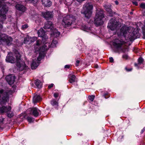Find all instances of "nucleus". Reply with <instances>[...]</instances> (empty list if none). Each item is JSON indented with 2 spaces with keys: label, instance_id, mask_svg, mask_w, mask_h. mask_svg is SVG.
<instances>
[{
  "label": "nucleus",
  "instance_id": "5701e85b",
  "mask_svg": "<svg viewBox=\"0 0 145 145\" xmlns=\"http://www.w3.org/2000/svg\"><path fill=\"white\" fill-rule=\"evenodd\" d=\"M69 81L70 83H73L75 82L76 78L74 75H70L69 76Z\"/></svg>",
  "mask_w": 145,
  "mask_h": 145
},
{
  "label": "nucleus",
  "instance_id": "b1692460",
  "mask_svg": "<svg viewBox=\"0 0 145 145\" xmlns=\"http://www.w3.org/2000/svg\"><path fill=\"white\" fill-rule=\"evenodd\" d=\"M39 64L37 63L36 61H34L33 60L31 64V68L32 69H36L38 66Z\"/></svg>",
  "mask_w": 145,
  "mask_h": 145
},
{
  "label": "nucleus",
  "instance_id": "2f4dec72",
  "mask_svg": "<svg viewBox=\"0 0 145 145\" xmlns=\"http://www.w3.org/2000/svg\"><path fill=\"white\" fill-rule=\"evenodd\" d=\"M143 61V59L141 57H140L138 59V64H140L142 63Z\"/></svg>",
  "mask_w": 145,
  "mask_h": 145
},
{
  "label": "nucleus",
  "instance_id": "f704fd0d",
  "mask_svg": "<svg viewBox=\"0 0 145 145\" xmlns=\"http://www.w3.org/2000/svg\"><path fill=\"white\" fill-rule=\"evenodd\" d=\"M122 58L125 59H129V57L127 54H124L122 56Z\"/></svg>",
  "mask_w": 145,
  "mask_h": 145
},
{
  "label": "nucleus",
  "instance_id": "39448f33",
  "mask_svg": "<svg viewBox=\"0 0 145 145\" xmlns=\"http://www.w3.org/2000/svg\"><path fill=\"white\" fill-rule=\"evenodd\" d=\"M93 8L92 5L87 3L84 6L81 13L84 14L86 17L89 18L91 15Z\"/></svg>",
  "mask_w": 145,
  "mask_h": 145
},
{
  "label": "nucleus",
  "instance_id": "58836bf2",
  "mask_svg": "<svg viewBox=\"0 0 145 145\" xmlns=\"http://www.w3.org/2000/svg\"><path fill=\"white\" fill-rule=\"evenodd\" d=\"M104 96L105 98H107L109 97L110 96L109 95H108L107 94L105 93L104 95Z\"/></svg>",
  "mask_w": 145,
  "mask_h": 145
},
{
  "label": "nucleus",
  "instance_id": "864d4df0",
  "mask_svg": "<svg viewBox=\"0 0 145 145\" xmlns=\"http://www.w3.org/2000/svg\"><path fill=\"white\" fill-rule=\"evenodd\" d=\"M1 108H0V109H1Z\"/></svg>",
  "mask_w": 145,
  "mask_h": 145
},
{
  "label": "nucleus",
  "instance_id": "423d86ee",
  "mask_svg": "<svg viewBox=\"0 0 145 145\" xmlns=\"http://www.w3.org/2000/svg\"><path fill=\"white\" fill-rule=\"evenodd\" d=\"M41 43V41L40 40H38L36 43V46H35V50L37 51H39L40 52L39 54V56L37 58V60L39 61H40L42 57L44 56V54H43V52L47 50V48H46V46L44 45L42 48L38 49V47L39 46L40 44Z\"/></svg>",
  "mask_w": 145,
  "mask_h": 145
},
{
  "label": "nucleus",
  "instance_id": "c85d7f7f",
  "mask_svg": "<svg viewBox=\"0 0 145 145\" xmlns=\"http://www.w3.org/2000/svg\"><path fill=\"white\" fill-rule=\"evenodd\" d=\"M57 42L56 40H53L52 42L51 45V47L53 48L56 47V44L57 43Z\"/></svg>",
  "mask_w": 145,
  "mask_h": 145
},
{
  "label": "nucleus",
  "instance_id": "f8f14e48",
  "mask_svg": "<svg viewBox=\"0 0 145 145\" xmlns=\"http://www.w3.org/2000/svg\"><path fill=\"white\" fill-rule=\"evenodd\" d=\"M8 11V9L5 8H3L0 10V22H3L6 19L5 14Z\"/></svg>",
  "mask_w": 145,
  "mask_h": 145
},
{
  "label": "nucleus",
  "instance_id": "6ab92c4d",
  "mask_svg": "<svg viewBox=\"0 0 145 145\" xmlns=\"http://www.w3.org/2000/svg\"><path fill=\"white\" fill-rule=\"evenodd\" d=\"M16 7L17 10L22 12H24L26 10V8L22 5L17 4Z\"/></svg>",
  "mask_w": 145,
  "mask_h": 145
},
{
  "label": "nucleus",
  "instance_id": "7ed1b4c3",
  "mask_svg": "<svg viewBox=\"0 0 145 145\" xmlns=\"http://www.w3.org/2000/svg\"><path fill=\"white\" fill-rule=\"evenodd\" d=\"M14 91L9 89L4 91L1 89L0 90V101L1 104H4L9 99V96L12 95Z\"/></svg>",
  "mask_w": 145,
  "mask_h": 145
},
{
  "label": "nucleus",
  "instance_id": "de8ad7c7",
  "mask_svg": "<svg viewBox=\"0 0 145 145\" xmlns=\"http://www.w3.org/2000/svg\"><path fill=\"white\" fill-rule=\"evenodd\" d=\"M145 130V127L143 128L141 131V133H143Z\"/></svg>",
  "mask_w": 145,
  "mask_h": 145
},
{
  "label": "nucleus",
  "instance_id": "4468645a",
  "mask_svg": "<svg viewBox=\"0 0 145 145\" xmlns=\"http://www.w3.org/2000/svg\"><path fill=\"white\" fill-rule=\"evenodd\" d=\"M44 27V29L50 30V31H53L54 29L53 24L50 21H47L46 22Z\"/></svg>",
  "mask_w": 145,
  "mask_h": 145
},
{
  "label": "nucleus",
  "instance_id": "3c124183",
  "mask_svg": "<svg viewBox=\"0 0 145 145\" xmlns=\"http://www.w3.org/2000/svg\"><path fill=\"white\" fill-rule=\"evenodd\" d=\"M139 64H138H138H137V63H135V66H138V65Z\"/></svg>",
  "mask_w": 145,
  "mask_h": 145
},
{
  "label": "nucleus",
  "instance_id": "8fccbe9b",
  "mask_svg": "<svg viewBox=\"0 0 145 145\" xmlns=\"http://www.w3.org/2000/svg\"><path fill=\"white\" fill-rule=\"evenodd\" d=\"M115 3L116 5H118V2L117 1H115Z\"/></svg>",
  "mask_w": 145,
  "mask_h": 145
},
{
  "label": "nucleus",
  "instance_id": "9d476101",
  "mask_svg": "<svg viewBox=\"0 0 145 145\" xmlns=\"http://www.w3.org/2000/svg\"><path fill=\"white\" fill-rule=\"evenodd\" d=\"M11 108L9 106H2L0 109V112L3 113L5 112L7 116L9 118L12 117L14 115L13 112L11 111Z\"/></svg>",
  "mask_w": 145,
  "mask_h": 145
},
{
  "label": "nucleus",
  "instance_id": "a19ab883",
  "mask_svg": "<svg viewBox=\"0 0 145 145\" xmlns=\"http://www.w3.org/2000/svg\"><path fill=\"white\" fill-rule=\"evenodd\" d=\"M132 3L134 5H135L136 6H137L138 5V3L136 1H133Z\"/></svg>",
  "mask_w": 145,
  "mask_h": 145
},
{
  "label": "nucleus",
  "instance_id": "4c0bfd02",
  "mask_svg": "<svg viewBox=\"0 0 145 145\" xmlns=\"http://www.w3.org/2000/svg\"><path fill=\"white\" fill-rule=\"evenodd\" d=\"M3 119L2 117L0 118V125H1L3 123Z\"/></svg>",
  "mask_w": 145,
  "mask_h": 145
},
{
  "label": "nucleus",
  "instance_id": "09e8293b",
  "mask_svg": "<svg viewBox=\"0 0 145 145\" xmlns=\"http://www.w3.org/2000/svg\"><path fill=\"white\" fill-rule=\"evenodd\" d=\"M3 27V25L1 24H0V30L2 29Z\"/></svg>",
  "mask_w": 145,
  "mask_h": 145
},
{
  "label": "nucleus",
  "instance_id": "393cba45",
  "mask_svg": "<svg viewBox=\"0 0 145 145\" xmlns=\"http://www.w3.org/2000/svg\"><path fill=\"white\" fill-rule=\"evenodd\" d=\"M30 40V37L29 36L27 35L24 38V42L25 44H29L31 42Z\"/></svg>",
  "mask_w": 145,
  "mask_h": 145
},
{
  "label": "nucleus",
  "instance_id": "aec40b11",
  "mask_svg": "<svg viewBox=\"0 0 145 145\" xmlns=\"http://www.w3.org/2000/svg\"><path fill=\"white\" fill-rule=\"evenodd\" d=\"M104 6L106 10L110 14V16H112V12L111 8V5L107 4L104 5Z\"/></svg>",
  "mask_w": 145,
  "mask_h": 145
},
{
  "label": "nucleus",
  "instance_id": "2eb2a0df",
  "mask_svg": "<svg viewBox=\"0 0 145 145\" xmlns=\"http://www.w3.org/2000/svg\"><path fill=\"white\" fill-rule=\"evenodd\" d=\"M15 79V76L13 75H8L6 77V80L10 85H12L13 84Z\"/></svg>",
  "mask_w": 145,
  "mask_h": 145
},
{
  "label": "nucleus",
  "instance_id": "412c9836",
  "mask_svg": "<svg viewBox=\"0 0 145 145\" xmlns=\"http://www.w3.org/2000/svg\"><path fill=\"white\" fill-rule=\"evenodd\" d=\"M41 99V98L39 95H35L33 98V103H36L40 101Z\"/></svg>",
  "mask_w": 145,
  "mask_h": 145
},
{
  "label": "nucleus",
  "instance_id": "0eeeda50",
  "mask_svg": "<svg viewBox=\"0 0 145 145\" xmlns=\"http://www.w3.org/2000/svg\"><path fill=\"white\" fill-rule=\"evenodd\" d=\"M121 26V24L117 22L114 19L110 20L108 23L107 27L112 31L118 29Z\"/></svg>",
  "mask_w": 145,
  "mask_h": 145
},
{
  "label": "nucleus",
  "instance_id": "c03bdc74",
  "mask_svg": "<svg viewBox=\"0 0 145 145\" xmlns=\"http://www.w3.org/2000/svg\"><path fill=\"white\" fill-rule=\"evenodd\" d=\"M54 84H51L50 85L48 86V88H50L52 87L53 86Z\"/></svg>",
  "mask_w": 145,
  "mask_h": 145
},
{
  "label": "nucleus",
  "instance_id": "ea45409f",
  "mask_svg": "<svg viewBox=\"0 0 145 145\" xmlns=\"http://www.w3.org/2000/svg\"><path fill=\"white\" fill-rule=\"evenodd\" d=\"M80 63L79 60H77L76 61V66H78L79 65V64Z\"/></svg>",
  "mask_w": 145,
  "mask_h": 145
},
{
  "label": "nucleus",
  "instance_id": "6e6552de",
  "mask_svg": "<svg viewBox=\"0 0 145 145\" xmlns=\"http://www.w3.org/2000/svg\"><path fill=\"white\" fill-rule=\"evenodd\" d=\"M74 21V19L70 15H67L63 18L62 22V24L65 27H69Z\"/></svg>",
  "mask_w": 145,
  "mask_h": 145
},
{
  "label": "nucleus",
  "instance_id": "f03ea898",
  "mask_svg": "<svg viewBox=\"0 0 145 145\" xmlns=\"http://www.w3.org/2000/svg\"><path fill=\"white\" fill-rule=\"evenodd\" d=\"M125 44L126 42L122 40L116 39L113 42V45L116 49V52H125L128 51V48Z\"/></svg>",
  "mask_w": 145,
  "mask_h": 145
},
{
  "label": "nucleus",
  "instance_id": "ddd939ff",
  "mask_svg": "<svg viewBox=\"0 0 145 145\" xmlns=\"http://www.w3.org/2000/svg\"><path fill=\"white\" fill-rule=\"evenodd\" d=\"M130 29L129 27L126 26L122 27L120 29L121 34L125 37L129 33Z\"/></svg>",
  "mask_w": 145,
  "mask_h": 145
},
{
  "label": "nucleus",
  "instance_id": "a211bd4d",
  "mask_svg": "<svg viewBox=\"0 0 145 145\" xmlns=\"http://www.w3.org/2000/svg\"><path fill=\"white\" fill-rule=\"evenodd\" d=\"M42 4L46 7H49L52 5V2L50 0H41Z\"/></svg>",
  "mask_w": 145,
  "mask_h": 145
},
{
  "label": "nucleus",
  "instance_id": "dca6fc26",
  "mask_svg": "<svg viewBox=\"0 0 145 145\" xmlns=\"http://www.w3.org/2000/svg\"><path fill=\"white\" fill-rule=\"evenodd\" d=\"M37 33L39 37H41L45 39L48 38V36L45 34V32L43 28H41L38 31Z\"/></svg>",
  "mask_w": 145,
  "mask_h": 145
},
{
  "label": "nucleus",
  "instance_id": "bb28decb",
  "mask_svg": "<svg viewBox=\"0 0 145 145\" xmlns=\"http://www.w3.org/2000/svg\"><path fill=\"white\" fill-rule=\"evenodd\" d=\"M82 28L83 30L86 31H88L91 30L90 27H88L87 26L85 25H83L82 26Z\"/></svg>",
  "mask_w": 145,
  "mask_h": 145
},
{
  "label": "nucleus",
  "instance_id": "37998d69",
  "mask_svg": "<svg viewBox=\"0 0 145 145\" xmlns=\"http://www.w3.org/2000/svg\"><path fill=\"white\" fill-rule=\"evenodd\" d=\"M110 61L111 62H113L114 59L112 57H110L109 58Z\"/></svg>",
  "mask_w": 145,
  "mask_h": 145
},
{
  "label": "nucleus",
  "instance_id": "49530a36",
  "mask_svg": "<svg viewBox=\"0 0 145 145\" xmlns=\"http://www.w3.org/2000/svg\"><path fill=\"white\" fill-rule=\"evenodd\" d=\"M65 68L69 69L70 68V65H66L65 66Z\"/></svg>",
  "mask_w": 145,
  "mask_h": 145
},
{
  "label": "nucleus",
  "instance_id": "7c9ffc66",
  "mask_svg": "<svg viewBox=\"0 0 145 145\" xmlns=\"http://www.w3.org/2000/svg\"><path fill=\"white\" fill-rule=\"evenodd\" d=\"M30 41L31 42H33L35 41L37 39V38L36 37H30Z\"/></svg>",
  "mask_w": 145,
  "mask_h": 145
},
{
  "label": "nucleus",
  "instance_id": "c756f323",
  "mask_svg": "<svg viewBox=\"0 0 145 145\" xmlns=\"http://www.w3.org/2000/svg\"><path fill=\"white\" fill-rule=\"evenodd\" d=\"M51 103L53 106L57 105L58 103L54 99L52 100L51 101Z\"/></svg>",
  "mask_w": 145,
  "mask_h": 145
},
{
  "label": "nucleus",
  "instance_id": "a18cd8bd",
  "mask_svg": "<svg viewBox=\"0 0 145 145\" xmlns=\"http://www.w3.org/2000/svg\"><path fill=\"white\" fill-rule=\"evenodd\" d=\"M125 69L127 71H131L132 70V69H128L127 67L125 68Z\"/></svg>",
  "mask_w": 145,
  "mask_h": 145
},
{
  "label": "nucleus",
  "instance_id": "1a4fd4ad",
  "mask_svg": "<svg viewBox=\"0 0 145 145\" xmlns=\"http://www.w3.org/2000/svg\"><path fill=\"white\" fill-rule=\"evenodd\" d=\"M12 38L4 34H0V42H4L7 45L9 46L12 44Z\"/></svg>",
  "mask_w": 145,
  "mask_h": 145
},
{
  "label": "nucleus",
  "instance_id": "f257e3e1",
  "mask_svg": "<svg viewBox=\"0 0 145 145\" xmlns=\"http://www.w3.org/2000/svg\"><path fill=\"white\" fill-rule=\"evenodd\" d=\"M5 60L7 62L11 63H15L16 62L18 69L20 71H22L25 67V63L21 61L20 55L17 51L15 53H8Z\"/></svg>",
  "mask_w": 145,
  "mask_h": 145
},
{
  "label": "nucleus",
  "instance_id": "e433bc0d",
  "mask_svg": "<svg viewBox=\"0 0 145 145\" xmlns=\"http://www.w3.org/2000/svg\"><path fill=\"white\" fill-rule=\"evenodd\" d=\"M140 7L143 9H145V3H142L140 5Z\"/></svg>",
  "mask_w": 145,
  "mask_h": 145
},
{
  "label": "nucleus",
  "instance_id": "603ef678",
  "mask_svg": "<svg viewBox=\"0 0 145 145\" xmlns=\"http://www.w3.org/2000/svg\"><path fill=\"white\" fill-rule=\"evenodd\" d=\"M84 0H80V1H80V2H82V1H84Z\"/></svg>",
  "mask_w": 145,
  "mask_h": 145
},
{
  "label": "nucleus",
  "instance_id": "a878e982",
  "mask_svg": "<svg viewBox=\"0 0 145 145\" xmlns=\"http://www.w3.org/2000/svg\"><path fill=\"white\" fill-rule=\"evenodd\" d=\"M35 84L37 87L38 88L42 87V84L40 81L39 80H37L35 81Z\"/></svg>",
  "mask_w": 145,
  "mask_h": 145
},
{
  "label": "nucleus",
  "instance_id": "72a5a7b5",
  "mask_svg": "<svg viewBox=\"0 0 145 145\" xmlns=\"http://www.w3.org/2000/svg\"><path fill=\"white\" fill-rule=\"evenodd\" d=\"M95 96L93 95L89 96L88 97L89 99L91 101H93L94 99Z\"/></svg>",
  "mask_w": 145,
  "mask_h": 145
},
{
  "label": "nucleus",
  "instance_id": "473e14b6",
  "mask_svg": "<svg viewBox=\"0 0 145 145\" xmlns=\"http://www.w3.org/2000/svg\"><path fill=\"white\" fill-rule=\"evenodd\" d=\"M27 119L28 121L30 123L32 122L33 121H34V119L31 117H27Z\"/></svg>",
  "mask_w": 145,
  "mask_h": 145
},
{
  "label": "nucleus",
  "instance_id": "79ce46f5",
  "mask_svg": "<svg viewBox=\"0 0 145 145\" xmlns=\"http://www.w3.org/2000/svg\"><path fill=\"white\" fill-rule=\"evenodd\" d=\"M54 96L56 98L58 96V94L57 93H55L54 94Z\"/></svg>",
  "mask_w": 145,
  "mask_h": 145
},
{
  "label": "nucleus",
  "instance_id": "c9c22d12",
  "mask_svg": "<svg viewBox=\"0 0 145 145\" xmlns=\"http://www.w3.org/2000/svg\"><path fill=\"white\" fill-rule=\"evenodd\" d=\"M28 27V25L27 24H25L22 26V29H26Z\"/></svg>",
  "mask_w": 145,
  "mask_h": 145
},
{
  "label": "nucleus",
  "instance_id": "f3484780",
  "mask_svg": "<svg viewBox=\"0 0 145 145\" xmlns=\"http://www.w3.org/2000/svg\"><path fill=\"white\" fill-rule=\"evenodd\" d=\"M42 14L44 17L47 20H49V18H51L52 17V13L49 11L42 12Z\"/></svg>",
  "mask_w": 145,
  "mask_h": 145
},
{
  "label": "nucleus",
  "instance_id": "cd10ccee",
  "mask_svg": "<svg viewBox=\"0 0 145 145\" xmlns=\"http://www.w3.org/2000/svg\"><path fill=\"white\" fill-rule=\"evenodd\" d=\"M25 1H26L33 3L34 5H35L38 1V0H25Z\"/></svg>",
  "mask_w": 145,
  "mask_h": 145
},
{
  "label": "nucleus",
  "instance_id": "20e7f679",
  "mask_svg": "<svg viewBox=\"0 0 145 145\" xmlns=\"http://www.w3.org/2000/svg\"><path fill=\"white\" fill-rule=\"evenodd\" d=\"M104 17L103 10H97L94 20L95 24L97 26L101 25L103 23L102 19Z\"/></svg>",
  "mask_w": 145,
  "mask_h": 145
},
{
  "label": "nucleus",
  "instance_id": "4be33fe9",
  "mask_svg": "<svg viewBox=\"0 0 145 145\" xmlns=\"http://www.w3.org/2000/svg\"><path fill=\"white\" fill-rule=\"evenodd\" d=\"M53 30H54V31H53V33L51 34V35L56 37H58L60 34V32L58 31L56 29L54 28Z\"/></svg>",
  "mask_w": 145,
  "mask_h": 145
},
{
  "label": "nucleus",
  "instance_id": "9b49d317",
  "mask_svg": "<svg viewBox=\"0 0 145 145\" xmlns=\"http://www.w3.org/2000/svg\"><path fill=\"white\" fill-rule=\"evenodd\" d=\"M28 114H32L35 117H37L40 113V110L36 108H29L27 110Z\"/></svg>",
  "mask_w": 145,
  "mask_h": 145
}]
</instances>
